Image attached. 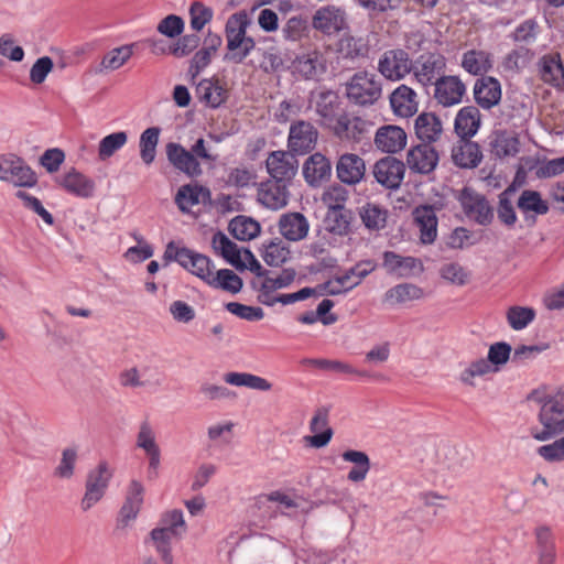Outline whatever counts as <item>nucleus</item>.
I'll list each match as a JSON object with an SVG mask.
<instances>
[{
    "instance_id": "f257e3e1",
    "label": "nucleus",
    "mask_w": 564,
    "mask_h": 564,
    "mask_svg": "<svg viewBox=\"0 0 564 564\" xmlns=\"http://www.w3.org/2000/svg\"><path fill=\"white\" fill-rule=\"evenodd\" d=\"M527 400L536 409L539 426H531L530 434L538 442H545L564 434V383L556 389L543 386L532 390Z\"/></svg>"
},
{
    "instance_id": "f03ea898",
    "label": "nucleus",
    "mask_w": 564,
    "mask_h": 564,
    "mask_svg": "<svg viewBox=\"0 0 564 564\" xmlns=\"http://www.w3.org/2000/svg\"><path fill=\"white\" fill-rule=\"evenodd\" d=\"M251 21L247 11L241 10L230 15L225 25L227 53L224 61L241 64L256 48L253 37L247 35V29Z\"/></svg>"
},
{
    "instance_id": "7ed1b4c3",
    "label": "nucleus",
    "mask_w": 564,
    "mask_h": 564,
    "mask_svg": "<svg viewBox=\"0 0 564 564\" xmlns=\"http://www.w3.org/2000/svg\"><path fill=\"white\" fill-rule=\"evenodd\" d=\"M173 261L208 284L213 271L212 260L207 256L186 247H177L174 241H170L163 254V265H167Z\"/></svg>"
},
{
    "instance_id": "20e7f679",
    "label": "nucleus",
    "mask_w": 564,
    "mask_h": 564,
    "mask_svg": "<svg viewBox=\"0 0 564 564\" xmlns=\"http://www.w3.org/2000/svg\"><path fill=\"white\" fill-rule=\"evenodd\" d=\"M382 95V84L375 74L366 70L355 73L346 83V97L349 102L368 107L376 104Z\"/></svg>"
},
{
    "instance_id": "39448f33",
    "label": "nucleus",
    "mask_w": 564,
    "mask_h": 564,
    "mask_svg": "<svg viewBox=\"0 0 564 564\" xmlns=\"http://www.w3.org/2000/svg\"><path fill=\"white\" fill-rule=\"evenodd\" d=\"M112 476L113 469L106 460H100L94 469L88 471L85 481V494L80 501V508L84 512L91 509L104 498Z\"/></svg>"
},
{
    "instance_id": "423d86ee",
    "label": "nucleus",
    "mask_w": 564,
    "mask_h": 564,
    "mask_svg": "<svg viewBox=\"0 0 564 564\" xmlns=\"http://www.w3.org/2000/svg\"><path fill=\"white\" fill-rule=\"evenodd\" d=\"M372 126L371 121L344 111L333 123H328V129L341 142L356 144L369 137Z\"/></svg>"
},
{
    "instance_id": "0eeeda50",
    "label": "nucleus",
    "mask_w": 564,
    "mask_h": 564,
    "mask_svg": "<svg viewBox=\"0 0 564 564\" xmlns=\"http://www.w3.org/2000/svg\"><path fill=\"white\" fill-rule=\"evenodd\" d=\"M458 200L465 215L481 226H489L494 220V208L488 199L471 187H464Z\"/></svg>"
},
{
    "instance_id": "6e6552de",
    "label": "nucleus",
    "mask_w": 564,
    "mask_h": 564,
    "mask_svg": "<svg viewBox=\"0 0 564 564\" xmlns=\"http://www.w3.org/2000/svg\"><path fill=\"white\" fill-rule=\"evenodd\" d=\"M445 68L446 58L437 52L423 53L414 63L412 62V72L423 86H434L442 76H445Z\"/></svg>"
},
{
    "instance_id": "1a4fd4ad",
    "label": "nucleus",
    "mask_w": 564,
    "mask_h": 564,
    "mask_svg": "<svg viewBox=\"0 0 564 564\" xmlns=\"http://www.w3.org/2000/svg\"><path fill=\"white\" fill-rule=\"evenodd\" d=\"M312 28L326 36L336 35L348 28L346 11L334 4L323 6L313 14Z\"/></svg>"
},
{
    "instance_id": "9d476101",
    "label": "nucleus",
    "mask_w": 564,
    "mask_h": 564,
    "mask_svg": "<svg viewBox=\"0 0 564 564\" xmlns=\"http://www.w3.org/2000/svg\"><path fill=\"white\" fill-rule=\"evenodd\" d=\"M378 72L388 80L403 79L412 72L409 53L402 48L386 51L378 61Z\"/></svg>"
},
{
    "instance_id": "9b49d317",
    "label": "nucleus",
    "mask_w": 564,
    "mask_h": 564,
    "mask_svg": "<svg viewBox=\"0 0 564 564\" xmlns=\"http://www.w3.org/2000/svg\"><path fill=\"white\" fill-rule=\"evenodd\" d=\"M318 138L317 129L308 121L296 120L290 126L288 148L294 154L311 152Z\"/></svg>"
},
{
    "instance_id": "f8f14e48",
    "label": "nucleus",
    "mask_w": 564,
    "mask_h": 564,
    "mask_svg": "<svg viewBox=\"0 0 564 564\" xmlns=\"http://www.w3.org/2000/svg\"><path fill=\"white\" fill-rule=\"evenodd\" d=\"M376 181L387 189L400 187L405 173V164L394 156L378 160L372 170Z\"/></svg>"
},
{
    "instance_id": "ddd939ff",
    "label": "nucleus",
    "mask_w": 564,
    "mask_h": 564,
    "mask_svg": "<svg viewBox=\"0 0 564 564\" xmlns=\"http://www.w3.org/2000/svg\"><path fill=\"white\" fill-rule=\"evenodd\" d=\"M167 161L173 167L187 177L196 178L203 174L200 162L196 160L193 152L186 150L182 144L169 142L165 145Z\"/></svg>"
},
{
    "instance_id": "4468645a",
    "label": "nucleus",
    "mask_w": 564,
    "mask_h": 564,
    "mask_svg": "<svg viewBox=\"0 0 564 564\" xmlns=\"http://www.w3.org/2000/svg\"><path fill=\"white\" fill-rule=\"evenodd\" d=\"M265 167L271 181L289 184L296 174L297 161L290 151H272L267 158Z\"/></svg>"
},
{
    "instance_id": "2eb2a0df",
    "label": "nucleus",
    "mask_w": 564,
    "mask_h": 564,
    "mask_svg": "<svg viewBox=\"0 0 564 564\" xmlns=\"http://www.w3.org/2000/svg\"><path fill=\"white\" fill-rule=\"evenodd\" d=\"M336 176L345 185H357L366 175V162L356 153L339 155L335 165Z\"/></svg>"
},
{
    "instance_id": "dca6fc26",
    "label": "nucleus",
    "mask_w": 564,
    "mask_h": 564,
    "mask_svg": "<svg viewBox=\"0 0 564 564\" xmlns=\"http://www.w3.org/2000/svg\"><path fill=\"white\" fill-rule=\"evenodd\" d=\"M440 161L438 152L432 144L420 143L408 151L406 164L409 169L419 174L432 173Z\"/></svg>"
},
{
    "instance_id": "f3484780",
    "label": "nucleus",
    "mask_w": 564,
    "mask_h": 564,
    "mask_svg": "<svg viewBox=\"0 0 564 564\" xmlns=\"http://www.w3.org/2000/svg\"><path fill=\"white\" fill-rule=\"evenodd\" d=\"M541 80L554 88L564 87V65L558 52L541 56L536 63Z\"/></svg>"
},
{
    "instance_id": "a211bd4d",
    "label": "nucleus",
    "mask_w": 564,
    "mask_h": 564,
    "mask_svg": "<svg viewBox=\"0 0 564 564\" xmlns=\"http://www.w3.org/2000/svg\"><path fill=\"white\" fill-rule=\"evenodd\" d=\"M502 97L500 82L492 76H482L476 79L474 85V98L476 104L485 109L490 110L499 105Z\"/></svg>"
},
{
    "instance_id": "6ab92c4d",
    "label": "nucleus",
    "mask_w": 564,
    "mask_h": 564,
    "mask_svg": "<svg viewBox=\"0 0 564 564\" xmlns=\"http://www.w3.org/2000/svg\"><path fill=\"white\" fill-rule=\"evenodd\" d=\"M333 165L328 158L316 152L307 158L303 164V176L307 184L317 187L332 177Z\"/></svg>"
},
{
    "instance_id": "aec40b11",
    "label": "nucleus",
    "mask_w": 564,
    "mask_h": 564,
    "mask_svg": "<svg viewBox=\"0 0 564 564\" xmlns=\"http://www.w3.org/2000/svg\"><path fill=\"white\" fill-rule=\"evenodd\" d=\"M465 91V84L457 76H442L434 85V98L444 107L459 104Z\"/></svg>"
},
{
    "instance_id": "412c9836",
    "label": "nucleus",
    "mask_w": 564,
    "mask_h": 564,
    "mask_svg": "<svg viewBox=\"0 0 564 564\" xmlns=\"http://www.w3.org/2000/svg\"><path fill=\"white\" fill-rule=\"evenodd\" d=\"M310 431L314 434L305 436V441L314 448L325 447L333 437V429L329 426V410L321 406L315 410L310 422Z\"/></svg>"
},
{
    "instance_id": "4be33fe9",
    "label": "nucleus",
    "mask_w": 564,
    "mask_h": 564,
    "mask_svg": "<svg viewBox=\"0 0 564 564\" xmlns=\"http://www.w3.org/2000/svg\"><path fill=\"white\" fill-rule=\"evenodd\" d=\"M57 182L67 193L80 198H91L96 192L95 181L74 167L62 175Z\"/></svg>"
},
{
    "instance_id": "5701e85b",
    "label": "nucleus",
    "mask_w": 564,
    "mask_h": 564,
    "mask_svg": "<svg viewBox=\"0 0 564 564\" xmlns=\"http://www.w3.org/2000/svg\"><path fill=\"white\" fill-rule=\"evenodd\" d=\"M413 219L420 230V240L424 245H431L437 237V216L431 205H420L413 209Z\"/></svg>"
},
{
    "instance_id": "b1692460",
    "label": "nucleus",
    "mask_w": 564,
    "mask_h": 564,
    "mask_svg": "<svg viewBox=\"0 0 564 564\" xmlns=\"http://www.w3.org/2000/svg\"><path fill=\"white\" fill-rule=\"evenodd\" d=\"M375 144L377 149L386 153L400 152L406 145V133L399 126H382L376 132Z\"/></svg>"
},
{
    "instance_id": "393cba45",
    "label": "nucleus",
    "mask_w": 564,
    "mask_h": 564,
    "mask_svg": "<svg viewBox=\"0 0 564 564\" xmlns=\"http://www.w3.org/2000/svg\"><path fill=\"white\" fill-rule=\"evenodd\" d=\"M288 183L268 180L261 183L258 191L259 202L273 210L286 206L289 200Z\"/></svg>"
},
{
    "instance_id": "a878e982",
    "label": "nucleus",
    "mask_w": 564,
    "mask_h": 564,
    "mask_svg": "<svg viewBox=\"0 0 564 564\" xmlns=\"http://www.w3.org/2000/svg\"><path fill=\"white\" fill-rule=\"evenodd\" d=\"M210 199L209 188L197 183L182 185L175 195V204L182 213H188L193 206L207 204Z\"/></svg>"
},
{
    "instance_id": "bb28decb",
    "label": "nucleus",
    "mask_w": 564,
    "mask_h": 564,
    "mask_svg": "<svg viewBox=\"0 0 564 564\" xmlns=\"http://www.w3.org/2000/svg\"><path fill=\"white\" fill-rule=\"evenodd\" d=\"M416 93L406 85H400L390 95V106L394 115L403 118L412 117L419 108Z\"/></svg>"
},
{
    "instance_id": "cd10ccee",
    "label": "nucleus",
    "mask_w": 564,
    "mask_h": 564,
    "mask_svg": "<svg viewBox=\"0 0 564 564\" xmlns=\"http://www.w3.org/2000/svg\"><path fill=\"white\" fill-rule=\"evenodd\" d=\"M452 159L460 169H475L482 160V153L477 142L468 138L460 139L452 150Z\"/></svg>"
},
{
    "instance_id": "c85d7f7f",
    "label": "nucleus",
    "mask_w": 564,
    "mask_h": 564,
    "mask_svg": "<svg viewBox=\"0 0 564 564\" xmlns=\"http://www.w3.org/2000/svg\"><path fill=\"white\" fill-rule=\"evenodd\" d=\"M414 131L422 143L432 144L441 139L443 124L435 113L422 112L414 121Z\"/></svg>"
},
{
    "instance_id": "c756f323",
    "label": "nucleus",
    "mask_w": 564,
    "mask_h": 564,
    "mask_svg": "<svg viewBox=\"0 0 564 564\" xmlns=\"http://www.w3.org/2000/svg\"><path fill=\"white\" fill-rule=\"evenodd\" d=\"M310 224L301 213H288L280 217L279 230L290 241H300L307 236Z\"/></svg>"
},
{
    "instance_id": "7c9ffc66",
    "label": "nucleus",
    "mask_w": 564,
    "mask_h": 564,
    "mask_svg": "<svg viewBox=\"0 0 564 564\" xmlns=\"http://www.w3.org/2000/svg\"><path fill=\"white\" fill-rule=\"evenodd\" d=\"M491 153L499 159L514 156L520 151L519 138L507 130H495L489 137Z\"/></svg>"
},
{
    "instance_id": "2f4dec72",
    "label": "nucleus",
    "mask_w": 564,
    "mask_h": 564,
    "mask_svg": "<svg viewBox=\"0 0 564 564\" xmlns=\"http://www.w3.org/2000/svg\"><path fill=\"white\" fill-rule=\"evenodd\" d=\"M358 215L368 231L378 232L386 228L389 212L380 204L366 202L364 205L358 207Z\"/></svg>"
},
{
    "instance_id": "473e14b6",
    "label": "nucleus",
    "mask_w": 564,
    "mask_h": 564,
    "mask_svg": "<svg viewBox=\"0 0 564 564\" xmlns=\"http://www.w3.org/2000/svg\"><path fill=\"white\" fill-rule=\"evenodd\" d=\"M480 127V111L476 106H465L456 115L454 129L460 139L473 138Z\"/></svg>"
},
{
    "instance_id": "72a5a7b5",
    "label": "nucleus",
    "mask_w": 564,
    "mask_h": 564,
    "mask_svg": "<svg viewBox=\"0 0 564 564\" xmlns=\"http://www.w3.org/2000/svg\"><path fill=\"white\" fill-rule=\"evenodd\" d=\"M198 99L208 107L216 109L226 102L228 90L218 79H202L196 87Z\"/></svg>"
},
{
    "instance_id": "f704fd0d",
    "label": "nucleus",
    "mask_w": 564,
    "mask_h": 564,
    "mask_svg": "<svg viewBox=\"0 0 564 564\" xmlns=\"http://www.w3.org/2000/svg\"><path fill=\"white\" fill-rule=\"evenodd\" d=\"M11 166L8 169L4 182L11 183L18 187H33L37 183L36 174L33 170L24 162L23 159L13 154L11 159Z\"/></svg>"
},
{
    "instance_id": "c9c22d12",
    "label": "nucleus",
    "mask_w": 564,
    "mask_h": 564,
    "mask_svg": "<svg viewBox=\"0 0 564 564\" xmlns=\"http://www.w3.org/2000/svg\"><path fill=\"white\" fill-rule=\"evenodd\" d=\"M494 66L492 54L480 50H469L463 54L462 67L469 74L485 76Z\"/></svg>"
},
{
    "instance_id": "e433bc0d",
    "label": "nucleus",
    "mask_w": 564,
    "mask_h": 564,
    "mask_svg": "<svg viewBox=\"0 0 564 564\" xmlns=\"http://www.w3.org/2000/svg\"><path fill=\"white\" fill-rule=\"evenodd\" d=\"M341 101L337 93L333 90H324L318 93L315 110L316 113L323 119V123L328 128V123H333L338 117Z\"/></svg>"
},
{
    "instance_id": "4c0bfd02",
    "label": "nucleus",
    "mask_w": 564,
    "mask_h": 564,
    "mask_svg": "<svg viewBox=\"0 0 564 564\" xmlns=\"http://www.w3.org/2000/svg\"><path fill=\"white\" fill-rule=\"evenodd\" d=\"M213 248L219 252L220 256L238 270H245L246 263L241 259V252L238 246L231 241L224 232L217 231L213 236Z\"/></svg>"
},
{
    "instance_id": "58836bf2",
    "label": "nucleus",
    "mask_w": 564,
    "mask_h": 564,
    "mask_svg": "<svg viewBox=\"0 0 564 564\" xmlns=\"http://www.w3.org/2000/svg\"><path fill=\"white\" fill-rule=\"evenodd\" d=\"M382 265L389 273L405 276L412 273L417 267L421 268L422 263L414 257H403L393 251H384Z\"/></svg>"
},
{
    "instance_id": "ea45409f",
    "label": "nucleus",
    "mask_w": 564,
    "mask_h": 564,
    "mask_svg": "<svg viewBox=\"0 0 564 564\" xmlns=\"http://www.w3.org/2000/svg\"><path fill=\"white\" fill-rule=\"evenodd\" d=\"M293 67L305 79H314L324 72L322 55L317 51L297 56L293 62Z\"/></svg>"
},
{
    "instance_id": "a19ab883",
    "label": "nucleus",
    "mask_w": 564,
    "mask_h": 564,
    "mask_svg": "<svg viewBox=\"0 0 564 564\" xmlns=\"http://www.w3.org/2000/svg\"><path fill=\"white\" fill-rule=\"evenodd\" d=\"M352 212L345 207L328 208L325 217L326 229L338 236H345L350 231Z\"/></svg>"
},
{
    "instance_id": "79ce46f5",
    "label": "nucleus",
    "mask_w": 564,
    "mask_h": 564,
    "mask_svg": "<svg viewBox=\"0 0 564 564\" xmlns=\"http://www.w3.org/2000/svg\"><path fill=\"white\" fill-rule=\"evenodd\" d=\"M377 263L373 260L358 261L354 267L348 269L344 274L337 275V282L345 284L346 290H352L361 283V281L373 272Z\"/></svg>"
},
{
    "instance_id": "37998d69",
    "label": "nucleus",
    "mask_w": 564,
    "mask_h": 564,
    "mask_svg": "<svg viewBox=\"0 0 564 564\" xmlns=\"http://www.w3.org/2000/svg\"><path fill=\"white\" fill-rule=\"evenodd\" d=\"M538 564H554L556 557L555 542L549 528L536 529Z\"/></svg>"
},
{
    "instance_id": "c03bdc74",
    "label": "nucleus",
    "mask_w": 564,
    "mask_h": 564,
    "mask_svg": "<svg viewBox=\"0 0 564 564\" xmlns=\"http://www.w3.org/2000/svg\"><path fill=\"white\" fill-rule=\"evenodd\" d=\"M229 232L238 240L248 241L254 239L261 230L260 224L247 216H237L230 220Z\"/></svg>"
},
{
    "instance_id": "a18cd8bd",
    "label": "nucleus",
    "mask_w": 564,
    "mask_h": 564,
    "mask_svg": "<svg viewBox=\"0 0 564 564\" xmlns=\"http://www.w3.org/2000/svg\"><path fill=\"white\" fill-rule=\"evenodd\" d=\"M224 380L231 386L247 387L259 391H269L272 388V383L267 379L249 372H227Z\"/></svg>"
},
{
    "instance_id": "49530a36",
    "label": "nucleus",
    "mask_w": 564,
    "mask_h": 564,
    "mask_svg": "<svg viewBox=\"0 0 564 564\" xmlns=\"http://www.w3.org/2000/svg\"><path fill=\"white\" fill-rule=\"evenodd\" d=\"M303 365L313 366L322 370L332 371L336 373L357 375L360 377H369L367 371H360L351 365L340 361L323 358H305L302 360Z\"/></svg>"
},
{
    "instance_id": "de8ad7c7",
    "label": "nucleus",
    "mask_w": 564,
    "mask_h": 564,
    "mask_svg": "<svg viewBox=\"0 0 564 564\" xmlns=\"http://www.w3.org/2000/svg\"><path fill=\"white\" fill-rule=\"evenodd\" d=\"M150 536L155 545L156 552L160 554L162 561L164 564H173L174 558L172 555V549H171V540L172 538H180L174 532L170 531L169 529L163 528L162 525L160 528H154Z\"/></svg>"
},
{
    "instance_id": "09e8293b",
    "label": "nucleus",
    "mask_w": 564,
    "mask_h": 564,
    "mask_svg": "<svg viewBox=\"0 0 564 564\" xmlns=\"http://www.w3.org/2000/svg\"><path fill=\"white\" fill-rule=\"evenodd\" d=\"M160 133L161 129L159 127H151L140 135V158L147 165H151L155 160Z\"/></svg>"
},
{
    "instance_id": "8fccbe9b",
    "label": "nucleus",
    "mask_w": 564,
    "mask_h": 564,
    "mask_svg": "<svg viewBox=\"0 0 564 564\" xmlns=\"http://www.w3.org/2000/svg\"><path fill=\"white\" fill-rule=\"evenodd\" d=\"M423 296V290L412 283H401L389 289L384 293V301L392 304H403L409 301L419 300Z\"/></svg>"
},
{
    "instance_id": "3c124183",
    "label": "nucleus",
    "mask_w": 564,
    "mask_h": 564,
    "mask_svg": "<svg viewBox=\"0 0 564 564\" xmlns=\"http://www.w3.org/2000/svg\"><path fill=\"white\" fill-rule=\"evenodd\" d=\"M517 206L524 214L532 212L535 215H545L550 210L547 202L542 199L540 192L532 189L521 193Z\"/></svg>"
},
{
    "instance_id": "603ef678",
    "label": "nucleus",
    "mask_w": 564,
    "mask_h": 564,
    "mask_svg": "<svg viewBox=\"0 0 564 564\" xmlns=\"http://www.w3.org/2000/svg\"><path fill=\"white\" fill-rule=\"evenodd\" d=\"M78 460V447L68 446L62 451L58 464L53 470L54 477L58 479H70L75 475Z\"/></svg>"
},
{
    "instance_id": "864d4df0",
    "label": "nucleus",
    "mask_w": 564,
    "mask_h": 564,
    "mask_svg": "<svg viewBox=\"0 0 564 564\" xmlns=\"http://www.w3.org/2000/svg\"><path fill=\"white\" fill-rule=\"evenodd\" d=\"M208 285L236 294L241 291L243 282L232 270L221 269L216 274L213 273Z\"/></svg>"
},
{
    "instance_id": "5fc2aeb1",
    "label": "nucleus",
    "mask_w": 564,
    "mask_h": 564,
    "mask_svg": "<svg viewBox=\"0 0 564 564\" xmlns=\"http://www.w3.org/2000/svg\"><path fill=\"white\" fill-rule=\"evenodd\" d=\"M535 310L528 306H510L506 313L507 322L513 330L524 329L535 318Z\"/></svg>"
},
{
    "instance_id": "6e6d98bb",
    "label": "nucleus",
    "mask_w": 564,
    "mask_h": 564,
    "mask_svg": "<svg viewBox=\"0 0 564 564\" xmlns=\"http://www.w3.org/2000/svg\"><path fill=\"white\" fill-rule=\"evenodd\" d=\"M128 141V135L124 131L113 132L102 138L98 145V156L105 161L112 156L120 150Z\"/></svg>"
},
{
    "instance_id": "4d7b16f0",
    "label": "nucleus",
    "mask_w": 564,
    "mask_h": 564,
    "mask_svg": "<svg viewBox=\"0 0 564 564\" xmlns=\"http://www.w3.org/2000/svg\"><path fill=\"white\" fill-rule=\"evenodd\" d=\"M533 164L529 165V170L535 169V176L540 180L550 178L564 173L563 162L561 158L546 160L534 159Z\"/></svg>"
},
{
    "instance_id": "13d9d810",
    "label": "nucleus",
    "mask_w": 564,
    "mask_h": 564,
    "mask_svg": "<svg viewBox=\"0 0 564 564\" xmlns=\"http://www.w3.org/2000/svg\"><path fill=\"white\" fill-rule=\"evenodd\" d=\"M188 13L191 18V29L195 32L202 31L214 17L213 9L200 1H194L189 7Z\"/></svg>"
},
{
    "instance_id": "bf43d9fd",
    "label": "nucleus",
    "mask_w": 564,
    "mask_h": 564,
    "mask_svg": "<svg viewBox=\"0 0 564 564\" xmlns=\"http://www.w3.org/2000/svg\"><path fill=\"white\" fill-rule=\"evenodd\" d=\"M200 43V37L196 33L180 35L176 43L169 46L167 53L177 58L185 57L193 53Z\"/></svg>"
},
{
    "instance_id": "052dcab7",
    "label": "nucleus",
    "mask_w": 564,
    "mask_h": 564,
    "mask_svg": "<svg viewBox=\"0 0 564 564\" xmlns=\"http://www.w3.org/2000/svg\"><path fill=\"white\" fill-rule=\"evenodd\" d=\"M290 257V250L282 240L271 241L265 246L262 258L268 265L280 267Z\"/></svg>"
},
{
    "instance_id": "680f3d73",
    "label": "nucleus",
    "mask_w": 564,
    "mask_h": 564,
    "mask_svg": "<svg viewBox=\"0 0 564 564\" xmlns=\"http://www.w3.org/2000/svg\"><path fill=\"white\" fill-rule=\"evenodd\" d=\"M225 307L232 315L248 322L261 321L264 317V312L260 306H249L238 302H229Z\"/></svg>"
},
{
    "instance_id": "e2e57ef3",
    "label": "nucleus",
    "mask_w": 564,
    "mask_h": 564,
    "mask_svg": "<svg viewBox=\"0 0 564 564\" xmlns=\"http://www.w3.org/2000/svg\"><path fill=\"white\" fill-rule=\"evenodd\" d=\"M185 29V22L184 20L176 14H169L165 18H163L158 26L156 30L160 34L170 37L175 39L183 34Z\"/></svg>"
},
{
    "instance_id": "0e129e2a",
    "label": "nucleus",
    "mask_w": 564,
    "mask_h": 564,
    "mask_svg": "<svg viewBox=\"0 0 564 564\" xmlns=\"http://www.w3.org/2000/svg\"><path fill=\"white\" fill-rule=\"evenodd\" d=\"M132 55L131 46L124 45L121 47H117L107 53L102 61L101 65L108 69H118L121 67Z\"/></svg>"
},
{
    "instance_id": "69168bd1",
    "label": "nucleus",
    "mask_w": 564,
    "mask_h": 564,
    "mask_svg": "<svg viewBox=\"0 0 564 564\" xmlns=\"http://www.w3.org/2000/svg\"><path fill=\"white\" fill-rule=\"evenodd\" d=\"M15 196L23 202L24 207L37 214L44 220L45 224L50 226L54 224V217L43 207L39 198L28 194L24 191H18L15 193Z\"/></svg>"
},
{
    "instance_id": "338daca9",
    "label": "nucleus",
    "mask_w": 564,
    "mask_h": 564,
    "mask_svg": "<svg viewBox=\"0 0 564 564\" xmlns=\"http://www.w3.org/2000/svg\"><path fill=\"white\" fill-rule=\"evenodd\" d=\"M295 276L296 272L294 269H283L275 278L269 274L263 275L261 282L264 289H271L275 292L276 290L290 286L295 280Z\"/></svg>"
},
{
    "instance_id": "774afa93",
    "label": "nucleus",
    "mask_w": 564,
    "mask_h": 564,
    "mask_svg": "<svg viewBox=\"0 0 564 564\" xmlns=\"http://www.w3.org/2000/svg\"><path fill=\"white\" fill-rule=\"evenodd\" d=\"M540 457L549 463L564 460V433L563 436L553 443L542 445L536 449Z\"/></svg>"
}]
</instances>
